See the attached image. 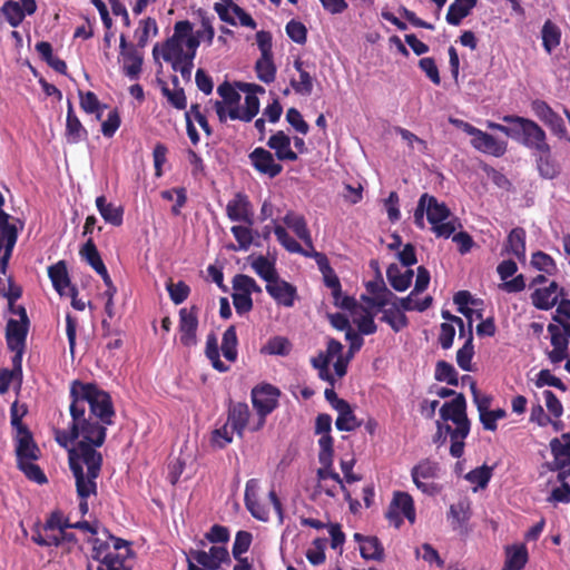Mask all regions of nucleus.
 Instances as JSON below:
<instances>
[{
	"label": "nucleus",
	"instance_id": "nucleus-32",
	"mask_svg": "<svg viewBox=\"0 0 570 570\" xmlns=\"http://www.w3.org/2000/svg\"><path fill=\"white\" fill-rule=\"evenodd\" d=\"M259 111V99L255 95L245 96V107L243 109L238 108H229L228 117L232 120H242L244 122H249Z\"/></svg>",
	"mask_w": 570,
	"mask_h": 570
},
{
	"label": "nucleus",
	"instance_id": "nucleus-13",
	"mask_svg": "<svg viewBox=\"0 0 570 570\" xmlns=\"http://www.w3.org/2000/svg\"><path fill=\"white\" fill-rule=\"evenodd\" d=\"M198 307L181 308L179 311L180 343L184 346H193L197 343Z\"/></svg>",
	"mask_w": 570,
	"mask_h": 570
},
{
	"label": "nucleus",
	"instance_id": "nucleus-24",
	"mask_svg": "<svg viewBox=\"0 0 570 570\" xmlns=\"http://www.w3.org/2000/svg\"><path fill=\"white\" fill-rule=\"evenodd\" d=\"M422 196L426 206V218L432 226L448 220L452 216L451 210L445 203H440L436 197L429 195L428 193L422 194Z\"/></svg>",
	"mask_w": 570,
	"mask_h": 570
},
{
	"label": "nucleus",
	"instance_id": "nucleus-9",
	"mask_svg": "<svg viewBox=\"0 0 570 570\" xmlns=\"http://www.w3.org/2000/svg\"><path fill=\"white\" fill-rule=\"evenodd\" d=\"M436 432L432 438V442L438 446H441L446 443L448 439H450V454L455 459H460L464 454L465 446V435H456L453 429V425L445 422L435 421Z\"/></svg>",
	"mask_w": 570,
	"mask_h": 570
},
{
	"label": "nucleus",
	"instance_id": "nucleus-12",
	"mask_svg": "<svg viewBox=\"0 0 570 570\" xmlns=\"http://www.w3.org/2000/svg\"><path fill=\"white\" fill-rule=\"evenodd\" d=\"M471 145L480 153L502 157L507 153V142L475 127L471 134Z\"/></svg>",
	"mask_w": 570,
	"mask_h": 570
},
{
	"label": "nucleus",
	"instance_id": "nucleus-62",
	"mask_svg": "<svg viewBox=\"0 0 570 570\" xmlns=\"http://www.w3.org/2000/svg\"><path fill=\"white\" fill-rule=\"evenodd\" d=\"M285 30H286L288 38L292 41H294L298 45H304L306 42L307 29L302 22L293 19L287 22Z\"/></svg>",
	"mask_w": 570,
	"mask_h": 570
},
{
	"label": "nucleus",
	"instance_id": "nucleus-59",
	"mask_svg": "<svg viewBox=\"0 0 570 570\" xmlns=\"http://www.w3.org/2000/svg\"><path fill=\"white\" fill-rule=\"evenodd\" d=\"M333 443L334 440L330 435H321L318 440V461L321 464L333 465Z\"/></svg>",
	"mask_w": 570,
	"mask_h": 570
},
{
	"label": "nucleus",
	"instance_id": "nucleus-52",
	"mask_svg": "<svg viewBox=\"0 0 570 570\" xmlns=\"http://www.w3.org/2000/svg\"><path fill=\"white\" fill-rule=\"evenodd\" d=\"M534 385L538 389H542L544 386H552L561 392H567L568 386L557 376H554L550 370L543 368L541 370L534 379Z\"/></svg>",
	"mask_w": 570,
	"mask_h": 570
},
{
	"label": "nucleus",
	"instance_id": "nucleus-7",
	"mask_svg": "<svg viewBox=\"0 0 570 570\" xmlns=\"http://www.w3.org/2000/svg\"><path fill=\"white\" fill-rule=\"evenodd\" d=\"M531 110L534 116L542 121L551 132L560 139L568 137V130L562 117L557 114L551 106L542 100L534 99L531 101Z\"/></svg>",
	"mask_w": 570,
	"mask_h": 570
},
{
	"label": "nucleus",
	"instance_id": "nucleus-36",
	"mask_svg": "<svg viewBox=\"0 0 570 570\" xmlns=\"http://www.w3.org/2000/svg\"><path fill=\"white\" fill-rule=\"evenodd\" d=\"M474 355V346H473V332H472V322H469L468 328V337L465 343L459 351L456 352V363L459 367L463 371L470 372L472 371L471 361Z\"/></svg>",
	"mask_w": 570,
	"mask_h": 570
},
{
	"label": "nucleus",
	"instance_id": "nucleus-47",
	"mask_svg": "<svg viewBox=\"0 0 570 570\" xmlns=\"http://www.w3.org/2000/svg\"><path fill=\"white\" fill-rule=\"evenodd\" d=\"M360 552L366 560L381 561L384 557V549L376 537H366L360 546Z\"/></svg>",
	"mask_w": 570,
	"mask_h": 570
},
{
	"label": "nucleus",
	"instance_id": "nucleus-42",
	"mask_svg": "<svg viewBox=\"0 0 570 570\" xmlns=\"http://www.w3.org/2000/svg\"><path fill=\"white\" fill-rule=\"evenodd\" d=\"M205 354H206L207 358L210 361L212 366L216 371H218L220 373H225V372L229 371V366L226 365L220 360L217 337L215 336L214 333H210L207 335Z\"/></svg>",
	"mask_w": 570,
	"mask_h": 570
},
{
	"label": "nucleus",
	"instance_id": "nucleus-49",
	"mask_svg": "<svg viewBox=\"0 0 570 570\" xmlns=\"http://www.w3.org/2000/svg\"><path fill=\"white\" fill-rule=\"evenodd\" d=\"M150 32H153L154 36L158 33L156 20L150 17L140 20L139 27L135 31L138 48L142 49L147 46Z\"/></svg>",
	"mask_w": 570,
	"mask_h": 570
},
{
	"label": "nucleus",
	"instance_id": "nucleus-19",
	"mask_svg": "<svg viewBox=\"0 0 570 570\" xmlns=\"http://www.w3.org/2000/svg\"><path fill=\"white\" fill-rule=\"evenodd\" d=\"M267 146L275 151L279 161H295L298 156L291 148V138L283 130L276 131L267 140Z\"/></svg>",
	"mask_w": 570,
	"mask_h": 570
},
{
	"label": "nucleus",
	"instance_id": "nucleus-31",
	"mask_svg": "<svg viewBox=\"0 0 570 570\" xmlns=\"http://www.w3.org/2000/svg\"><path fill=\"white\" fill-rule=\"evenodd\" d=\"M525 238H527V233L522 227L513 228L507 237L504 250L508 254L514 255L519 261H524L525 259Z\"/></svg>",
	"mask_w": 570,
	"mask_h": 570
},
{
	"label": "nucleus",
	"instance_id": "nucleus-44",
	"mask_svg": "<svg viewBox=\"0 0 570 570\" xmlns=\"http://www.w3.org/2000/svg\"><path fill=\"white\" fill-rule=\"evenodd\" d=\"M392 305L393 307L383 309L381 321L389 324L394 332H400L407 326V317L397 308L395 302H393Z\"/></svg>",
	"mask_w": 570,
	"mask_h": 570
},
{
	"label": "nucleus",
	"instance_id": "nucleus-29",
	"mask_svg": "<svg viewBox=\"0 0 570 570\" xmlns=\"http://www.w3.org/2000/svg\"><path fill=\"white\" fill-rule=\"evenodd\" d=\"M529 559L524 544H514L505 548V561L501 570H522Z\"/></svg>",
	"mask_w": 570,
	"mask_h": 570
},
{
	"label": "nucleus",
	"instance_id": "nucleus-15",
	"mask_svg": "<svg viewBox=\"0 0 570 570\" xmlns=\"http://www.w3.org/2000/svg\"><path fill=\"white\" fill-rule=\"evenodd\" d=\"M567 293L563 287L553 281L547 287L535 288L531 294V302L533 306L540 311H549L557 305L559 298L566 296Z\"/></svg>",
	"mask_w": 570,
	"mask_h": 570
},
{
	"label": "nucleus",
	"instance_id": "nucleus-50",
	"mask_svg": "<svg viewBox=\"0 0 570 570\" xmlns=\"http://www.w3.org/2000/svg\"><path fill=\"white\" fill-rule=\"evenodd\" d=\"M0 10L9 24L13 28H17L24 19V11L22 10L21 4L17 1H6Z\"/></svg>",
	"mask_w": 570,
	"mask_h": 570
},
{
	"label": "nucleus",
	"instance_id": "nucleus-54",
	"mask_svg": "<svg viewBox=\"0 0 570 570\" xmlns=\"http://www.w3.org/2000/svg\"><path fill=\"white\" fill-rule=\"evenodd\" d=\"M274 234L279 244L289 253L298 254L303 253V246L295 240L283 226H275Z\"/></svg>",
	"mask_w": 570,
	"mask_h": 570
},
{
	"label": "nucleus",
	"instance_id": "nucleus-34",
	"mask_svg": "<svg viewBox=\"0 0 570 570\" xmlns=\"http://www.w3.org/2000/svg\"><path fill=\"white\" fill-rule=\"evenodd\" d=\"M233 236L237 242V246L229 245L228 248L233 250H248L254 242V236L258 235L256 230L252 229L249 225H234L230 228Z\"/></svg>",
	"mask_w": 570,
	"mask_h": 570
},
{
	"label": "nucleus",
	"instance_id": "nucleus-56",
	"mask_svg": "<svg viewBox=\"0 0 570 570\" xmlns=\"http://www.w3.org/2000/svg\"><path fill=\"white\" fill-rule=\"evenodd\" d=\"M18 469L23 472V474L31 481L38 484H45L48 482V479L43 471L40 469L38 464H35L32 461L20 462L17 464Z\"/></svg>",
	"mask_w": 570,
	"mask_h": 570
},
{
	"label": "nucleus",
	"instance_id": "nucleus-6",
	"mask_svg": "<svg viewBox=\"0 0 570 570\" xmlns=\"http://www.w3.org/2000/svg\"><path fill=\"white\" fill-rule=\"evenodd\" d=\"M281 391L269 383H261L252 389L250 399L258 416L269 415L277 406Z\"/></svg>",
	"mask_w": 570,
	"mask_h": 570
},
{
	"label": "nucleus",
	"instance_id": "nucleus-41",
	"mask_svg": "<svg viewBox=\"0 0 570 570\" xmlns=\"http://www.w3.org/2000/svg\"><path fill=\"white\" fill-rule=\"evenodd\" d=\"M238 338L236 327L230 325L223 334L222 338V353L224 357L229 362H235L238 356L237 351Z\"/></svg>",
	"mask_w": 570,
	"mask_h": 570
},
{
	"label": "nucleus",
	"instance_id": "nucleus-53",
	"mask_svg": "<svg viewBox=\"0 0 570 570\" xmlns=\"http://www.w3.org/2000/svg\"><path fill=\"white\" fill-rule=\"evenodd\" d=\"M327 540L325 538H316L312 542V548L306 551V558L313 566H320L325 562V548Z\"/></svg>",
	"mask_w": 570,
	"mask_h": 570
},
{
	"label": "nucleus",
	"instance_id": "nucleus-37",
	"mask_svg": "<svg viewBox=\"0 0 570 570\" xmlns=\"http://www.w3.org/2000/svg\"><path fill=\"white\" fill-rule=\"evenodd\" d=\"M336 412L338 415L335 421V426L338 431L351 432L361 426V422L355 416L348 402L336 410Z\"/></svg>",
	"mask_w": 570,
	"mask_h": 570
},
{
	"label": "nucleus",
	"instance_id": "nucleus-63",
	"mask_svg": "<svg viewBox=\"0 0 570 570\" xmlns=\"http://www.w3.org/2000/svg\"><path fill=\"white\" fill-rule=\"evenodd\" d=\"M214 17H208L206 13L200 12V24L202 28L198 29L195 35L203 41H205L208 46L213 43L215 30L213 27Z\"/></svg>",
	"mask_w": 570,
	"mask_h": 570
},
{
	"label": "nucleus",
	"instance_id": "nucleus-25",
	"mask_svg": "<svg viewBox=\"0 0 570 570\" xmlns=\"http://www.w3.org/2000/svg\"><path fill=\"white\" fill-rule=\"evenodd\" d=\"M11 218L6 212H0V254L6 249L13 250L18 239V228Z\"/></svg>",
	"mask_w": 570,
	"mask_h": 570
},
{
	"label": "nucleus",
	"instance_id": "nucleus-64",
	"mask_svg": "<svg viewBox=\"0 0 570 570\" xmlns=\"http://www.w3.org/2000/svg\"><path fill=\"white\" fill-rule=\"evenodd\" d=\"M458 227H462L459 218L450 217L448 220L433 225L432 232L436 235V237L449 238L454 234Z\"/></svg>",
	"mask_w": 570,
	"mask_h": 570
},
{
	"label": "nucleus",
	"instance_id": "nucleus-10",
	"mask_svg": "<svg viewBox=\"0 0 570 570\" xmlns=\"http://www.w3.org/2000/svg\"><path fill=\"white\" fill-rule=\"evenodd\" d=\"M402 517L406 518L410 523L415 522L414 501L409 493L397 491L393 495L386 518L394 521L396 527H399L402 522Z\"/></svg>",
	"mask_w": 570,
	"mask_h": 570
},
{
	"label": "nucleus",
	"instance_id": "nucleus-27",
	"mask_svg": "<svg viewBox=\"0 0 570 570\" xmlns=\"http://www.w3.org/2000/svg\"><path fill=\"white\" fill-rule=\"evenodd\" d=\"M284 224L292 229L295 235L307 246L312 247V235L307 227L306 219L303 215L296 214L292 210L283 218Z\"/></svg>",
	"mask_w": 570,
	"mask_h": 570
},
{
	"label": "nucleus",
	"instance_id": "nucleus-61",
	"mask_svg": "<svg viewBox=\"0 0 570 570\" xmlns=\"http://www.w3.org/2000/svg\"><path fill=\"white\" fill-rule=\"evenodd\" d=\"M97 570H131V568L126 564V556L112 552V556L104 558Z\"/></svg>",
	"mask_w": 570,
	"mask_h": 570
},
{
	"label": "nucleus",
	"instance_id": "nucleus-3",
	"mask_svg": "<svg viewBox=\"0 0 570 570\" xmlns=\"http://www.w3.org/2000/svg\"><path fill=\"white\" fill-rule=\"evenodd\" d=\"M193 30V23L188 20L177 21L174 26V33L161 45V57L165 61L179 60L194 63L197 50L187 49L184 51V37Z\"/></svg>",
	"mask_w": 570,
	"mask_h": 570
},
{
	"label": "nucleus",
	"instance_id": "nucleus-58",
	"mask_svg": "<svg viewBox=\"0 0 570 570\" xmlns=\"http://www.w3.org/2000/svg\"><path fill=\"white\" fill-rule=\"evenodd\" d=\"M166 288L168 291L170 299L176 305L184 303L190 293L189 286L183 281H179L177 283L169 282L166 285Z\"/></svg>",
	"mask_w": 570,
	"mask_h": 570
},
{
	"label": "nucleus",
	"instance_id": "nucleus-33",
	"mask_svg": "<svg viewBox=\"0 0 570 570\" xmlns=\"http://www.w3.org/2000/svg\"><path fill=\"white\" fill-rule=\"evenodd\" d=\"M478 0H455L450 4L445 20L451 26H459L476 6Z\"/></svg>",
	"mask_w": 570,
	"mask_h": 570
},
{
	"label": "nucleus",
	"instance_id": "nucleus-46",
	"mask_svg": "<svg viewBox=\"0 0 570 570\" xmlns=\"http://www.w3.org/2000/svg\"><path fill=\"white\" fill-rule=\"evenodd\" d=\"M493 466L483 464L465 474V480L476 485L473 489L474 492H476L479 489H484L488 487L493 474Z\"/></svg>",
	"mask_w": 570,
	"mask_h": 570
},
{
	"label": "nucleus",
	"instance_id": "nucleus-60",
	"mask_svg": "<svg viewBox=\"0 0 570 570\" xmlns=\"http://www.w3.org/2000/svg\"><path fill=\"white\" fill-rule=\"evenodd\" d=\"M550 449L553 456H561L566 458V460H570V433H563L560 439H552L550 442Z\"/></svg>",
	"mask_w": 570,
	"mask_h": 570
},
{
	"label": "nucleus",
	"instance_id": "nucleus-38",
	"mask_svg": "<svg viewBox=\"0 0 570 570\" xmlns=\"http://www.w3.org/2000/svg\"><path fill=\"white\" fill-rule=\"evenodd\" d=\"M255 273L263 278L267 284L276 281L279 275L276 271L275 264L268 261L267 257L259 255L250 264Z\"/></svg>",
	"mask_w": 570,
	"mask_h": 570
},
{
	"label": "nucleus",
	"instance_id": "nucleus-57",
	"mask_svg": "<svg viewBox=\"0 0 570 570\" xmlns=\"http://www.w3.org/2000/svg\"><path fill=\"white\" fill-rule=\"evenodd\" d=\"M253 535L247 531H238L235 537L232 553L235 560L245 559L242 557L246 553L252 544Z\"/></svg>",
	"mask_w": 570,
	"mask_h": 570
},
{
	"label": "nucleus",
	"instance_id": "nucleus-16",
	"mask_svg": "<svg viewBox=\"0 0 570 570\" xmlns=\"http://www.w3.org/2000/svg\"><path fill=\"white\" fill-rule=\"evenodd\" d=\"M249 160L257 171L267 175L269 178L278 176L283 170V166L275 161L273 154L263 147L255 148L249 154Z\"/></svg>",
	"mask_w": 570,
	"mask_h": 570
},
{
	"label": "nucleus",
	"instance_id": "nucleus-4",
	"mask_svg": "<svg viewBox=\"0 0 570 570\" xmlns=\"http://www.w3.org/2000/svg\"><path fill=\"white\" fill-rule=\"evenodd\" d=\"M466 400L463 394H458L451 401L444 402L439 410L440 422H452L456 435L469 436L471 421L466 413Z\"/></svg>",
	"mask_w": 570,
	"mask_h": 570
},
{
	"label": "nucleus",
	"instance_id": "nucleus-18",
	"mask_svg": "<svg viewBox=\"0 0 570 570\" xmlns=\"http://www.w3.org/2000/svg\"><path fill=\"white\" fill-rule=\"evenodd\" d=\"M440 471V466L436 462L431 461L429 459L421 461L416 465H414L411 470V476L413 483L420 489L423 493H431V485L423 482L422 480L435 479L438 478Z\"/></svg>",
	"mask_w": 570,
	"mask_h": 570
},
{
	"label": "nucleus",
	"instance_id": "nucleus-20",
	"mask_svg": "<svg viewBox=\"0 0 570 570\" xmlns=\"http://www.w3.org/2000/svg\"><path fill=\"white\" fill-rule=\"evenodd\" d=\"M29 324V321H18L14 318H10L7 322L6 341L8 348H20V346H26Z\"/></svg>",
	"mask_w": 570,
	"mask_h": 570
},
{
	"label": "nucleus",
	"instance_id": "nucleus-39",
	"mask_svg": "<svg viewBox=\"0 0 570 570\" xmlns=\"http://www.w3.org/2000/svg\"><path fill=\"white\" fill-rule=\"evenodd\" d=\"M542 46L547 53H551L561 41V30L560 28L553 23L551 20H547L543 23L542 30Z\"/></svg>",
	"mask_w": 570,
	"mask_h": 570
},
{
	"label": "nucleus",
	"instance_id": "nucleus-51",
	"mask_svg": "<svg viewBox=\"0 0 570 570\" xmlns=\"http://www.w3.org/2000/svg\"><path fill=\"white\" fill-rule=\"evenodd\" d=\"M532 266L548 275H554L558 271L554 259L544 252L538 250L532 254Z\"/></svg>",
	"mask_w": 570,
	"mask_h": 570
},
{
	"label": "nucleus",
	"instance_id": "nucleus-30",
	"mask_svg": "<svg viewBox=\"0 0 570 570\" xmlns=\"http://www.w3.org/2000/svg\"><path fill=\"white\" fill-rule=\"evenodd\" d=\"M414 272L412 269H406L402 272L397 264H390L386 268V278L396 292L406 291L413 279Z\"/></svg>",
	"mask_w": 570,
	"mask_h": 570
},
{
	"label": "nucleus",
	"instance_id": "nucleus-40",
	"mask_svg": "<svg viewBox=\"0 0 570 570\" xmlns=\"http://www.w3.org/2000/svg\"><path fill=\"white\" fill-rule=\"evenodd\" d=\"M291 351L292 344L284 336H273L261 347V354L264 355L287 356Z\"/></svg>",
	"mask_w": 570,
	"mask_h": 570
},
{
	"label": "nucleus",
	"instance_id": "nucleus-17",
	"mask_svg": "<svg viewBox=\"0 0 570 570\" xmlns=\"http://www.w3.org/2000/svg\"><path fill=\"white\" fill-rule=\"evenodd\" d=\"M266 292L278 305L284 307H293L297 298L296 287L281 277L266 284Z\"/></svg>",
	"mask_w": 570,
	"mask_h": 570
},
{
	"label": "nucleus",
	"instance_id": "nucleus-1",
	"mask_svg": "<svg viewBox=\"0 0 570 570\" xmlns=\"http://www.w3.org/2000/svg\"><path fill=\"white\" fill-rule=\"evenodd\" d=\"M69 397L71 421L67 429L55 430V440L68 449L69 468L80 499L79 511L85 515L89 511L88 498L97 493L96 480L104 461L97 448L105 443L116 412L110 394L96 383L72 381Z\"/></svg>",
	"mask_w": 570,
	"mask_h": 570
},
{
	"label": "nucleus",
	"instance_id": "nucleus-23",
	"mask_svg": "<svg viewBox=\"0 0 570 570\" xmlns=\"http://www.w3.org/2000/svg\"><path fill=\"white\" fill-rule=\"evenodd\" d=\"M48 276L52 283L53 288L59 295H66L71 287L70 277L65 261H59L48 267Z\"/></svg>",
	"mask_w": 570,
	"mask_h": 570
},
{
	"label": "nucleus",
	"instance_id": "nucleus-8",
	"mask_svg": "<svg viewBox=\"0 0 570 570\" xmlns=\"http://www.w3.org/2000/svg\"><path fill=\"white\" fill-rule=\"evenodd\" d=\"M120 57L122 58V73L130 80H137L142 70L144 56L137 45L129 43L125 35L119 38Z\"/></svg>",
	"mask_w": 570,
	"mask_h": 570
},
{
	"label": "nucleus",
	"instance_id": "nucleus-22",
	"mask_svg": "<svg viewBox=\"0 0 570 570\" xmlns=\"http://www.w3.org/2000/svg\"><path fill=\"white\" fill-rule=\"evenodd\" d=\"M249 415V407L246 403H232L228 407L227 423L230 425L232 431L240 438L244 435Z\"/></svg>",
	"mask_w": 570,
	"mask_h": 570
},
{
	"label": "nucleus",
	"instance_id": "nucleus-26",
	"mask_svg": "<svg viewBox=\"0 0 570 570\" xmlns=\"http://www.w3.org/2000/svg\"><path fill=\"white\" fill-rule=\"evenodd\" d=\"M471 502L468 499L460 500L458 503L451 504L448 519L453 530H461L466 527L471 518Z\"/></svg>",
	"mask_w": 570,
	"mask_h": 570
},
{
	"label": "nucleus",
	"instance_id": "nucleus-2",
	"mask_svg": "<svg viewBox=\"0 0 570 570\" xmlns=\"http://www.w3.org/2000/svg\"><path fill=\"white\" fill-rule=\"evenodd\" d=\"M502 120L513 124L511 139L530 150L539 175L546 179L556 178L560 168L552 156L546 130L533 119L518 115H505Z\"/></svg>",
	"mask_w": 570,
	"mask_h": 570
},
{
	"label": "nucleus",
	"instance_id": "nucleus-55",
	"mask_svg": "<svg viewBox=\"0 0 570 570\" xmlns=\"http://www.w3.org/2000/svg\"><path fill=\"white\" fill-rule=\"evenodd\" d=\"M217 94L222 97V102L229 108H238L240 102V94L227 81L220 83Z\"/></svg>",
	"mask_w": 570,
	"mask_h": 570
},
{
	"label": "nucleus",
	"instance_id": "nucleus-43",
	"mask_svg": "<svg viewBox=\"0 0 570 570\" xmlns=\"http://www.w3.org/2000/svg\"><path fill=\"white\" fill-rule=\"evenodd\" d=\"M276 66L273 56L261 57L255 62V72L257 78L264 83H272L276 78Z\"/></svg>",
	"mask_w": 570,
	"mask_h": 570
},
{
	"label": "nucleus",
	"instance_id": "nucleus-11",
	"mask_svg": "<svg viewBox=\"0 0 570 570\" xmlns=\"http://www.w3.org/2000/svg\"><path fill=\"white\" fill-rule=\"evenodd\" d=\"M226 215L230 222L244 223L253 226L254 212L249 198L244 193H237L226 205Z\"/></svg>",
	"mask_w": 570,
	"mask_h": 570
},
{
	"label": "nucleus",
	"instance_id": "nucleus-14",
	"mask_svg": "<svg viewBox=\"0 0 570 570\" xmlns=\"http://www.w3.org/2000/svg\"><path fill=\"white\" fill-rule=\"evenodd\" d=\"M258 491L259 481L257 479H249L246 482L244 501L246 509L255 519L266 522L269 519V509L258 500Z\"/></svg>",
	"mask_w": 570,
	"mask_h": 570
},
{
	"label": "nucleus",
	"instance_id": "nucleus-5",
	"mask_svg": "<svg viewBox=\"0 0 570 570\" xmlns=\"http://www.w3.org/2000/svg\"><path fill=\"white\" fill-rule=\"evenodd\" d=\"M11 425L17 431L16 435V455L17 464L26 461H36L39 459L40 449L33 441L28 426L21 421L16 410V404L11 407Z\"/></svg>",
	"mask_w": 570,
	"mask_h": 570
},
{
	"label": "nucleus",
	"instance_id": "nucleus-48",
	"mask_svg": "<svg viewBox=\"0 0 570 570\" xmlns=\"http://www.w3.org/2000/svg\"><path fill=\"white\" fill-rule=\"evenodd\" d=\"M434 379L439 382H445L449 385L458 386L459 374L454 366L446 361H438L434 371Z\"/></svg>",
	"mask_w": 570,
	"mask_h": 570
},
{
	"label": "nucleus",
	"instance_id": "nucleus-21",
	"mask_svg": "<svg viewBox=\"0 0 570 570\" xmlns=\"http://www.w3.org/2000/svg\"><path fill=\"white\" fill-rule=\"evenodd\" d=\"M88 138V131L82 126L73 110L72 102L68 100L66 119V140L68 144H79Z\"/></svg>",
	"mask_w": 570,
	"mask_h": 570
},
{
	"label": "nucleus",
	"instance_id": "nucleus-45",
	"mask_svg": "<svg viewBox=\"0 0 570 570\" xmlns=\"http://www.w3.org/2000/svg\"><path fill=\"white\" fill-rule=\"evenodd\" d=\"M171 81L176 87L170 90L167 86H163L161 94L167 98L168 102L178 110H184L187 107V98L181 87H178L179 80L177 76H173Z\"/></svg>",
	"mask_w": 570,
	"mask_h": 570
},
{
	"label": "nucleus",
	"instance_id": "nucleus-35",
	"mask_svg": "<svg viewBox=\"0 0 570 570\" xmlns=\"http://www.w3.org/2000/svg\"><path fill=\"white\" fill-rule=\"evenodd\" d=\"M79 255L96 273L106 267L92 237H88L87 242L81 246Z\"/></svg>",
	"mask_w": 570,
	"mask_h": 570
},
{
	"label": "nucleus",
	"instance_id": "nucleus-28",
	"mask_svg": "<svg viewBox=\"0 0 570 570\" xmlns=\"http://www.w3.org/2000/svg\"><path fill=\"white\" fill-rule=\"evenodd\" d=\"M96 207L107 224L112 226H120L124 222V208L122 206H116L112 203H108L104 195L96 198Z\"/></svg>",
	"mask_w": 570,
	"mask_h": 570
}]
</instances>
